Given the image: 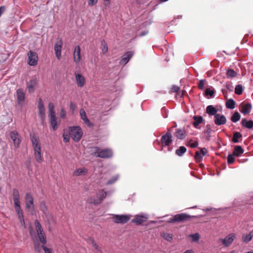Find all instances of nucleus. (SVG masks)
<instances>
[{
  "mask_svg": "<svg viewBox=\"0 0 253 253\" xmlns=\"http://www.w3.org/2000/svg\"><path fill=\"white\" fill-rule=\"evenodd\" d=\"M27 63L30 66H36L38 64V56L36 52L30 50L28 53Z\"/></svg>",
  "mask_w": 253,
  "mask_h": 253,
  "instance_id": "8",
  "label": "nucleus"
},
{
  "mask_svg": "<svg viewBox=\"0 0 253 253\" xmlns=\"http://www.w3.org/2000/svg\"><path fill=\"white\" fill-rule=\"evenodd\" d=\"M117 179H118V176H117L112 177L111 179H110V180H109L108 181V182H107V184L109 185V184H111L114 183L117 180Z\"/></svg>",
  "mask_w": 253,
  "mask_h": 253,
  "instance_id": "54",
  "label": "nucleus"
},
{
  "mask_svg": "<svg viewBox=\"0 0 253 253\" xmlns=\"http://www.w3.org/2000/svg\"><path fill=\"white\" fill-rule=\"evenodd\" d=\"M180 90V87L177 85H173L172 87L171 88V91L173 92H176L178 93V92Z\"/></svg>",
  "mask_w": 253,
  "mask_h": 253,
  "instance_id": "53",
  "label": "nucleus"
},
{
  "mask_svg": "<svg viewBox=\"0 0 253 253\" xmlns=\"http://www.w3.org/2000/svg\"><path fill=\"white\" fill-rule=\"evenodd\" d=\"M25 206L26 208L29 211H31L32 214H33L35 211L34 199L32 195L29 193H26L25 195Z\"/></svg>",
  "mask_w": 253,
  "mask_h": 253,
  "instance_id": "5",
  "label": "nucleus"
},
{
  "mask_svg": "<svg viewBox=\"0 0 253 253\" xmlns=\"http://www.w3.org/2000/svg\"><path fill=\"white\" fill-rule=\"evenodd\" d=\"M234 155L233 154H229L227 156V162L228 164H232L235 160L234 158Z\"/></svg>",
  "mask_w": 253,
  "mask_h": 253,
  "instance_id": "44",
  "label": "nucleus"
},
{
  "mask_svg": "<svg viewBox=\"0 0 253 253\" xmlns=\"http://www.w3.org/2000/svg\"><path fill=\"white\" fill-rule=\"evenodd\" d=\"M84 123L86 124L89 127H92L93 126V124L91 123L88 118L83 120Z\"/></svg>",
  "mask_w": 253,
  "mask_h": 253,
  "instance_id": "52",
  "label": "nucleus"
},
{
  "mask_svg": "<svg viewBox=\"0 0 253 253\" xmlns=\"http://www.w3.org/2000/svg\"><path fill=\"white\" fill-rule=\"evenodd\" d=\"M237 73L233 69H229L226 72V76L227 78H232L235 77Z\"/></svg>",
  "mask_w": 253,
  "mask_h": 253,
  "instance_id": "36",
  "label": "nucleus"
},
{
  "mask_svg": "<svg viewBox=\"0 0 253 253\" xmlns=\"http://www.w3.org/2000/svg\"><path fill=\"white\" fill-rule=\"evenodd\" d=\"M194 122L193 125L196 128H198L199 124H201L203 122V119L201 116H196L193 117Z\"/></svg>",
  "mask_w": 253,
  "mask_h": 253,
  "instance_id": "29",
  "label": "nucleus"
},
{
  "mask_svg": "<svg viewBox=\"0 0 253 253\" xmlns=\"http://www.w3.org/2000/svg\"><path fill=\"white\" fill-rule=\"evenodd\" d=\"M80 114L81 117V119L83 120L87 118L86 113L84 110L83 109H82L80 110Z\"/></svg>",
  "mask_w": 253,
  "mask_h": 253,
  "instance_id": "50",
  "label": "nucleus"
},
{
  "mask_svg": "<svg viewBox=\"0 0 253 253\" xmlns=\"http://www.w3.org/2000/svg\"><path fill=\"white\" fill-rule=\"evenodd\" d=\"M5 10V8L4 6H1L0 7V16L4 12Z\"/></svg>",
  "mask_w": 253,
  "mask_h": 253,
  "instance_id": "60",
  "label": "nucleus"
},
{
  "mask_svg": "<svg viewBox=\"0 0 253 253\" xmlns=\"http://www.w3.org/2000/svg\"><path fill=\"white\" fill-rule=\"evenodd\" d=\"M226 121V118L223 115L217 114L214 116V122L217 126L224 125Z\"/></svg>",
  "mask_w": 253,
  "mask_h": 253,
  "instance_id": "13",
  "label": "nucleus"
},
{
  "mask_svg": "<svg viewBox=\"0 0 253 253\" xmlns=\"http://www.w3.org/2000/svg\"><path fill=\"white\" fill-rule=\"evenodd\" d=\"M70 135L69 134V133H64L63 134V141L65 143H67V142H69V141H70Z\"/></svg>",
  "mask_w": 253,
  "mask_h": 253,
  "instance_id": "49",
  "label": "nucleus"
},
{
  "mask_svg": "<svg viewBox=\"0 0 253 253\" xmlns=\"http://www.w3.org/2000/svg\"><path fill=\"white\" fill-rule=\"evenodd\" d=\"M191 218V216L186 213H179L175 215L172 218L169 219V222H181L189 220Z\"/></svg>",
  "mask_w": 253,
  "mask_h": 253,
  "instance_id": "7",
  "label": "nucleus"
},
{
  "mask_svg": "<svg viewBox=\"0 0 253 253\" xmlns=\"http://www.w3.org/2000/svg\"><path fill=\"white\" fill-rule=\"evenodd\" d=\"M190 236L192 238V239L194 241L197 242L199 240V234L198 233L192 234L190 235Z\"/></svg>",
  "mask_w": 253,
  "mask_h": 253,
  "instance_id": "51",
  "label": "nucleus"
},
{
  "mask_svg": "<svg viewBox=\"0 0 253 253\" xmlns=\"http://www.w3.org/2000/svg\"><path fill=\"white\" fill-rule=\"evenodd\" d=\"M161 143L163 146H169L171 143L172 135L170 132H168L165 134L163 135L161 137Z\"/></svg>",
  "mask_w": 253,
  "mask_h": 253,
  "instance_id": "11",
  "label": "nucleus"
},
{
  "mask_svg": "<svg viewBox=\"0 0 253 253\" xmlns=\"http://www.w3.org/2000/svg\"><path fill=\"white\" fill-rule=\"evenodd\" d=\"M162 236L165 240L168 241H170L172 239V235L171 234L164 233Z\"/></svg>",
  "mask_w": 253,
  "mask_h": 253,
  "instance_id": "45",
  "label": "nucleus"
},
{
  "mask_svg": "<svg viewBox=\"0 0 253 253\" xmlns=\"http://www.w3.org/2000/svg\"><path fill=\"white\" fill-rule=\"evenodd\" d=\"M244 153V149L240 146H236L234 148L233 154L236 156H239L240 155Z\"/></svg>",
  "mask_w": 253,
  "mask_h": 253,
  "instance_id": "32",
  "label": "nucleus"
},
{
  "mask_svg": "<svg viewBox=\"0 0 253 253\" xmlns=\"http://www.w3.org/2000/svg\"><path fill=\"white\" fill-rule=\"evenodd\" d=\"M87 169L85 168L77 169L73 173L75 176L85 175L87 173Z\"/></svg>",
  "mask_w": 253,
  "mask_h": 253,
  "instance_id": "27",
  "label": "nucleus"
},
{
  "mask_svg": "<svg viewBox=\"0 0 253 253\" xmlns=\"http://www.w3.org/2000/svg\"><path fill=\"white\" fill-rule=\"evenodd\" d=\"M217 110L212 105H209L206 108V112L210 115L215 116L217 114Z\"/></svg>",
  "mask_w": 253,
  "mask_h": 253,
  "instance_id": "30",
  "label": "nucleus"
},
{
  "mask_svg": "<svg viewBox=\"0 0 253 253\" xmlns=\"http://www.w3.org/2000/svg\"><path fill=\"white\" fill-rule=\"evenodd\" d=\"M14 204V209L18 215V218L21 224L24 225L25 221L24 218V215L23 213V211L21 210L20 203H15Z\"/></svg>",
  "mask_w": 253,
  "mask_h": 253,
  "instance_id": "12",
  "label": "nucleus"
},
{
  "mask_svg": "<svg viewBox=\"0 0 253 253\" xmlns=\"http://www.w3.org/2000/svg\"><path fill=\"white\" fill-rule=\"evenodd\" d=\"M183 253H193V252L192 250H187Z\"/></svg>",
  "mask_w": 253,
  "mask_h": 253,
  "instance_id": "63",
  "label": "nucleus"
},
{
  "mask_svg": "<svg viewBox=\"0 0 253 253\" xmlns=\"http://www.w3.org/2000/svg\"><path fill=\"white\" fill-rule=\"evenodd\" d=\"M243 92V86L241 84H238L235 86V93L237 95H241Z\"/></svg>",
  "mask_w": 253,
  "mask_h": 253,
  "instance_id": "41",
  "label": "nucleus"
},
{
  "mask_svg": "<svg viewBox=\"0 0 253 253\" xmlns=\"http://www.w3.org/2000/svg\"><path fill=\"white\" fill-rule=\"evenodd\" d=\"M235 102L232 99L227 100L226 102V107L230 109H233L235 108Z\"/></svg>",
  "mask_w": 253,
  "mask_h": 253,
  "instance_id": "35",
  "label": "nucleus"
},
{
  "mask_svg": "<svg viewBox=\"0 0 253 253\" xmlns=\"http://www.w3.org/2000/svg\"><path fill=\"white\" fill-rule=\"evenodd\" d=\"M146 34V33H144V32H143L142 33L140 34V36H144Z\"/></svg>",
  "mask_w": 253,
  "mask_h": 253,
  "instance_id": "64",
  "label": "nucleus"
},
{
  "mask_svg": "<svg viewBox=\"0 0 253 253\" xmlns=\"http://www.w3.org/2000/svg\"><path fill=\"white\" fill-rule=\"evenodd\" d=\"M69 134L75 142H78L83 135L81 128L79 126H71L69 128Z\"/></svg>",
  "mask_w": 253,
  "mask_h": 253,
  "instance_id": "3",
  "label": "nucleus"
},
{
  "mask_svg": "<svg viewBox=\"0 0 253 253\" xmlns=\"http://www.w3.org/2000/svg\"><path fill=\"white\" fill-rule=\"evenodd\" d=\"M92 246L96 250H99V247L98 245L96 243V242L92 240L91 242Z\"/></svg>",
  "mask_w": 253,
  "mask_h": 253,
  "instance_id": "59",
  "label": "nucleus"
},
{
  "mask_svg": "<svg viewBox=\"0 0 253 253\" xmlns=\"http://www.w3.org/2000/svg\"><path fill=\"white\" fill-rule=\"evenodd\" d=\"M37 84V80L36 78H33L27 83V87L29 92H33Z\"/></svg>",
  "mask_w": 253,
  "mask_h": 253,
  "instance_id": "17",
  "label": "nucleus"
},
{
  "mask_svg": "<svg viewBox=\"0 0 253 253\" xmlns=\"http://www.w3.org/2000/svg\"><path fill=\"white\" fill-rule=\"evenodd\" d=\"M241 115L238 112H235L231 117V120L234 123H236L240 120Z\"/></svg>",
  "mask_w": 253,
  "mask_h": 253,
  "instance_id": "38",
  "label": "nucleus"
},
{
  "mask_svg": "<svg viewBox=\"0 0 253 253\" xmlns=\"http://www.w3.org/2000/svg\"><path fill=\"white\" fill-rule=\"evenodd\" d=\"M253 237V230L251 231L250 233L247 235L243 236L242 241L245 243H248L251 241Z\"/></svg>",
  "mask_w": 253,
  "mask_h": 253,
  "instance_id": "34",
  "label": "nucleus"
},
{
  "mask_svg": "<svg viewBox=\"0 0 253 253\" xmlns=\"http://www.w3.org/2000/svg\"><path fill=\"white\" fill-rule=\"evenodd\" d=\"M203 156L199 151H197L195 153V159L197 162H200L202 159Z\"/></svg>",
  "mask_w": 253,
  "mask_h": 253,
  "instance_id": "46",
  "label": "nucleus"
},
{
  "mask_svg": "<svg viewBox=\"0 0 253 253\" xmlns=\"http://www.w3.org/2000/svg\"><path fill=\"white\" fill-rule=\"evenodd\" d=\"M32 147L34 151V156L36 161L41 163L43 161V158L41 155V146L39 136L35 133L30 134Z\"/></svg>",
  "mask_w": 253,
  "mask_h": 253,
  "instance_id": "1",
  "label": "nucleus"
},
{
  "mask_svg": "<svg viewBox=\"0 0 253 253\" xmlns=\"http://www.w3.org/2000/svg\"><path fill=\"white\" fill-rule=\"evenodd\" d=\"M74 61L78 64L81 60V48L79 45H76L73 53Z\"/></svg>",
  "mask_w": 253,
  "mask_h": 253,
  "instance_id": "18",
  "label": "nucleus"
},
{
  "mask_svg": "<svg viewBox=\"0 0 253 253\" xmlns=\"http://www.w3.org/2000/svg\"><path fill=\"white\" fill-rule=\"evenodd\" d=\"M114 221L117 223L125 224L127 223L130 219V216L127 215H117L113 216Z\"/></svg>",
  "mask_w": 253,
  "mask_h": 253,
  "instance_id": "10",
  "label": "nucleus"
},
{
  "mask_svg": "<svg viewBox=\"0 0 253 253\" xmlns=\"http://www.w3.org/2000/svg\"><path fill=\"white\" fill-rule=\"evenodd\" d=\"M235 239V234L231 233L226 236L224 239H222V243L225 247L229 246Z\"/></svg>",
  "mask_w": 253,
  "mask_h": 253,
  "instance_id": "15",
  "label": "nucleus"
},
{
  "mask_svg": "<svg viewBox=\"0 0 253 253\" xmlns=\"http://www.w3.org/2000/svg\"><path fill=\"white\" fill-rule=\"evenodd\" d=\"M40 209L42 211L45 215L48 214V211L47 206L44 201H41L40 203Z\"/></svg>",
  "mask_w": 253,
  "mask_h": 253,
  "instance_id": "31",
  "label": "nucleus"
},
{
  "mask_svg": "<svg viewBox=\"0 0 253 253\" xmlns=\"http://www.w3.org/2000/svg\"><path fill=\"white\" fill-rule=\"evenodd\" d=\"M12 197L14 204L20 203V195L17 189H14L12 191Z\"/></svg>",
  "mask_w": 253,
  "mask_h": 253,
  "instance_id": "28",
  "label": "nucleus"
},
{
  "mask_svg": "<svg viewBox=\"0 0 253 253\" xmlns=\"http://www.w3.org/2000/svg\"><path fill=\"white\" fill-rule=\"evenodd\" d=\"M211 129L209 125H207L206 126V129L204 131V133L207 140H210L211 138Z\"/></svg>",
  "mask_w": 253,
  "mask_h": 253,
  "instance_id": "37",
  "label": "nucleus"
},
{
  "mask_svg": "<svg viewBox=\"0 0 253 253\" xmlns=\"http://www.w3.org/2000/svg\"><path fill=\"white\" fill-rule=\"evenodd\" d=\"M42 248L43 249L45 253H53L52 250L45 247L44 245L42 246Z\"/></svg>",
  "mask_w": 253,
  "mask_h": 253,
  "instance_id": "55",
  "label": "nucleus"
},
{
  "mask_svg": "<svg viewBox=\"0 0 253 253\" xmlns=\"http://www.w3.org/2000/svg\"><path fill=\"white\" fill-rule=\"evenodd\" d=\"M198 142L196 141V142H194V143L191 144L190 147L192 148H196L198 146Z\"/></svg>",
  "mask_w": 253,
  "mask_h": 253,
  "instance_id": "61",
  "label": "nucleus"
},
{
  "mask_svg": "<svg viewBox=\"0 0 253 253\" xmlns=\"http://www.w3.org/2000/svg\"><path fill=\"white\" fill-rule=\"evenodd\" d=\"M95 151L93 155L96 157L103 159H108L112 157L113 152L110 149H105L102 150L99 147H95Z\"/></svg>",
  "mask_w": 253,
  "mask_h": 253,
  "instance_id": "2",
  "label": "nucleus"
},
{
  "mask_svg": "<svg viewBox=\"0 0 253 253\" xmlns=\"http://www.w3.org/2000/svg\"><path fill=\"white\" fill-rule=\"evenodd\" d=\"M88 4L89 5L93 6L96 4L97 2V0H87Z\"/></svg>",
  "mask_w": 253,
  "mask_h": 253,
  "instance_id": "56",
  "label": "nucleus"
},
{
  "mask_svg": "<svg viewBox=\"0 0 253 253\" xmlns=\"http://www.w3.org/2000/svg\"><path fill=\"white\" fill-rule=\"evenodd\" d=\"M39 115L42 120L45 118V109L44 108L43 103L41 98L39 100L38 103Z\"/></svg>",
  "mask_w": 253,
  "mask_h": 253,
  "instance_id": "20",
  "label": "nucleus"
},
{
  "mask_svg": "<svg viewBox=\"0 0 253 253\" xmlns=\"http://www.w3.org/2000/svg\"><path fill=\"white\" fill-rule=\"evenodd\" d=\"M9 135L15 147L19 148L21 141L20 134L16 131H12L10 132Z\"/></svg>",
  "mask_w": 253,
  "mask_h": 253,
  "instance_id": "9",
  "label": "nucleus"
},
{
  "mask_svg": "<svg viewBox=\"0 0 253 253\" xmlns=\"http://www.w3.org/2000/svg\"><path fill=\"white\" fill-rule=\"evenodd\" d=\"M199 152L201 153V155H202V156H204L206 155L207 153V150L206 148H203L202 149H201L200 150V151H199Z\"/></svg>",
  "mask_w": 253,
  "mask_h": 253,
  "instance_id": "57",
  "label": "nucleus"
},
{
  "mask_svg": "<svg viewBox=\"0 0 253 253\" xmlns=\"http://www.w3.org/2000/svg\"><path fill=\"white\" fill-rule=\"evenodd\" d=\"M240 107V112L243 114L246 115L250 113L252 109V105L250 103L242 104Z\"/></svg>",
  "mask_w": 253,
  "mask_h": 253,
  "instance_id": "22",
  "label": "nucleus"
},
{
  "mask_svg": "<svg viewBox=\"0 0 253 253\" xmlns=\"http://www.w3.org/2000/svg\"><path fill=\"white\" fill-rule=\"evenodd\" d=\"M242 137V134L239 132H235L233 133V137L232 138V141L234 143H238L239 142V139H241Z\"/></svg>",
  "mask_w": 253,
  "mask_h": 253,
  "instance_id": "33",
  "label": "nucleus"
},
{
  "mask_svg": "<svg viewBox=\"0 0 253 253\" xmlns=\"http://www.w3.org/2000/svg\"><path fill=\"white\" fill-rule=\"evenodd\" d=\"M241 124L243 126L249 128L253 129V121H247L246 119H243L241 121Z\"/></svg>",
  "mask_w": 253,
  "mask_h": 253,
  "instance_id": "26",
  "label": "nucleus"
},
{
  "mask_svg": "<svg viewBox=\"0 0 253 253\" xmlns=\"http://www.w3.org/2000/svg\"><path fill=\"white\" fill-rule=\"evenodd\" d=\"M49 117L51 126L53 129L56 130L58 128L59 123L58 124L57 122L55 115H50Z\"/></svg>",
  "mask_w": 253,
  "mask_h": 253,
  "instance_id": "25",
  "label": "nucleus"
},
{
  "mask_svg": "<svg viewBox=\"0 0 253 253\" xmlns=\"http://www.w3.org/2000/svg\"><path fill=\"white\" fill-rule=\"evenodd\" d=\"M66 114L65 110L63 108H62L60 112V117L62 118H64L66 116Z\"/></svg>",
  "mask_w": 253,
  "mask_h": 253,
  "instance_id": "58",
  "label": "nucleus"
},
{
  "mask_svg": "<svg viewBox=\"0 0 253 253\" xmlns=\"http://www.w3.org/2000/svg\"><path fill=\"white\" fill-rule=\"evenodd\" d=\"M132 56L133 52L132 51L126 52L125 54L123 55L120 61V63L125 65L129 61Z\"/></svg>",
  "mask_w": 253,
  "mask_h": 253,
  "instance_id": "23",
  "label": "nucleus"
},
{
  "mask_svg": "<svg viewBox=\"0 0 253 253\" xmlns=\"http://www.w3.org/2000/svg\"><path fill=\"white\" fill-rule=\"evenodd\" d=\"M214 91L213 90L210 89V88H206L205 92L206 96L209 95L210 97H212L214 94Z\"/></svg>",
  "mask_w": 253,
  "mask_h": 253,
  "instance_id": "47",
  "label": "nucleus"
},
{
  "mask_svg": "<svg viewBox=\"0 0 253 253\" xmlns=\"http://www.w3.org/2000/svg\"><path fill=\"white\" fill-rule=\"evenodd\" d=\"M186 152V148L184 146H180L178 149H177L175 153L177 155L179 156H182L185 152Z\"/></svg>",
  "mask_w": 253,
  "mask_h": 253,
  "instance_id": "39",
  "label": "nucleus"
},
{
  "mask_svg": "<svg viewBox=\"0 0 253 253\" xmlns=\"http://www.w3.org/2000/svg\"><path fill=\"white\" fill-rule=\"evenodd\" d=\"M35 225L40 242L42 243L43 245H45L46 243V237L42 230V225L38 220L35 221Z\"/></svg>",
  "mask_w": 253,
  "mask_h": 253,
  "instance_id": "4",
  "label": "nucleus"
},
{
  "mask_svg": "<svg viewBox=\"0 0 253 253\" xmlns=\"http://www.w3.org/2000/svg\"><path fill=\"white\" fill-rule=\"evenodd\" d=\"M17 102L19 104H22L25 99V93L22 88H19L16 91Z\"/></svg>",
  "mask_w": 253,
  "mask_h": 253,
  "instance_id": "19",
  "label": "nucleus"
},
{
  "mask_svg": "<svg viewBox=\"0 0 253 253\" xmlns=\"http://www.w3.org/2000/svg\"><path fill=\"white\" fill-rule=\"evenodd\" d=\"M48 109L49 112V116L55 115V112L54 111V105L53 103L50 102L48 104Z\"/></svg>",
  "mask_w": 253,
  "mask_h": 253,
  "instance_id": "42",
  "label": "nucleus"
},
{
  "mask_svg": "<svg viewBox=\"0 0 253 253\" xmlns=\"http://www.w3.org/2000/svg\"><path fill=\"white\" fill-rule=\"evenodd\" d=\"M148 219L146 215H136L132 220V222L135 223L136 225H140L146 222Z\"/></svg>",
  "mask_w": 253,
  "mask_h": 253,
  "instance_id": "16",
  "label": "nucleus"
},
{
  "mask_svg": "<svg viewBox=\"0 0 253 253\" xmlns=\"http://www.w3.org/2000/svg\"><path fill=\"white\" fill-rule=\"evenodd\" d=\"M107 195V193L104 190H101L99 191L97 195V199H95L92 197H90L88 199V201L90 204H93L95 205H98L105 198Z\"/></svg>",
  "mask_w": 253,
  "mask_h": 253,
  "instance_id": "6",
  "label": "nucleus"
},
{
  "mask_svg": "<svg viewBox=\"0 0 253 253\" xmlns=\"http://www.w3.org/2000/svg\"><path fill=\"white\" fill-rule=\"evenodd\" d=\"M34 248L35 251L38 253H40L42 249V246H41L40 243L37 241H34Z\"/></svg>",
  "mask_w": 253,
  "mask_h": 253,
  "instance_id": "43",
  "label": "nucleus"
},
{
  "mask_svg": "<svg viewBox=\"0 0 253 253\" xmlns=\"http://www.w3.org/2000/svg\"><path fill=\"white\" fill-rule=\"evenodd\" d=\"M63 42L61 39L58 40L54 45V50L56 57L60 59L61 56V49L62 47Z\"/></svg>",
  "mask_w": 253,
  "mask_h": 253,
  "instance_id": "14",
  "label": "nucleus"
},
{
  "mask_svg": "<svg viewBox=\"0 0 253 253\" xmlns=\"http://www.w3.org/2000/svg\"><path fill=\"white\" fill-rule=\"evenodd\" d=\"M75 78L77 84L79 87H83L85 84V80L84 76L82 75L75 72Z\"/></svg>",
  "mask_w": 253,
  "mask_h": 253,
  "instance_id": "21",
  "label": "nucleus"
},
{
  "mask_svg": "<svg viewBox=\"0 0 253 253\" xmlns=\"http://www.w3.org/2000/svg\"><path fill=\"white\" fill-rule=\"evenodd\" d=\"M206 80H200L198 84V88L201 89V90H203L204 88V85H205V84L206 83Z\"/></svg>",
  "mask_w": 253,
  "mask_h": 253,
  "instance_id": "48",
  "label": "nucleus"
},
{
  "mask_svg": "<svg viewBox=\"0 0 253 253\" xmlns=\"http://www.w3.org/2000/svg\"><path fill=\"white\" fill-rule=\"evenodd\" d=\"M174 135L178 139L181 140L184 139L187 135L184 130L179 128L176 129Z\"/></svg>",
  "mask_w": 253,
  "mask_h": 253,
  "instance_id": "24",
  "label": "nucleus"
},
{
  "mask_svg": "<svg viewBox=\"0 0 253 253\" xmlns=\"http://www.w3.org/2000/svg\"><path fill=\"white\" fill-rule=\"evenodd\" d=\"M101 48L102 49L103 53H106L108 51V46L106 42L104 40L101 41Z\"/></svg>",
  "mask_w": 253,
  "mask_h": 253,
  "instance_id": "40",
  "label": "nucleus"
},
{
  "mask_svg": "<svg viewBox=\"0 0 253 253\" xmlns=\"http://www.w3.org/2000/svg\"><path fill=\"white\" fill-rule=\"evenodd\" d=\"M70 105L71 109H74V108L76 107L75 104L73 102H70Z\"/></svg>",
  "mask_w": 253,
  "mask_h": 253,
  "instance_id": "62",
  "label": "nucleus"
}]
</instances>
